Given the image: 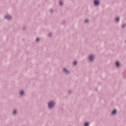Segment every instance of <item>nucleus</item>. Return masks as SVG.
<instances>
[{"label":"nucleus","mask_w":126,"mask_h":126,"mask_svg":"<svg viewBox=\"0 0 126 126\" xmlns=\"http://www.w3.org/2000/svg\"><path fill=\"white\" fill-rule=\"evenodd\" d=\"M10 18H11L10 16H7L5 17V19H7V20L10 19Z\"/></svg>","instance_id":"20e7f679"},{"label":"nucleus","mask_w":126,"mask_h":126,"mask_svg":"<svg viewBox=\"0 0 126 126\" xmlns=\"http://www.w3.org/2000/svg\"><path fill=\"white\" fill-rule=\"evenodd\" d=\"M49 37H51V33L49 34Z\"/></svg>","instance_id":"f3484780"},{"label":"nucleus","mask_w":126,"mask_h":126,"mask_svg":"<svg viewBox=\"0 0 126 126\" xmlns=\"http://www.w3.org/2000/svg\"><path fill=\"white\" fill-rule=\"evenodd\" d=\"M16 113V110H14L13 111V115H15V113Z\"/></svg>","instance_id":"9d476101"},{"label":"nucleus","mask_w":126,"mask_h":126,"mask_svg":"<svg viewBox=\"0 0 126 126\" xmlns=\"http://www.w3.org/2000/svg\"><path fill=\"white\" fill-rule=\"evenodd\" d=\"M60 5H63V1H60Z\"/></svg>","instance_id":"f8f14e48"},{"label":"nucleus","mask_w":126,"mask_h":126,"mask_svg":"<svg viewBox=\"0 0 126 126\" xmlns=\"http://www.w3.org/2000/svg\"><path fill=\"white\" fill-rule=\"evenodd\" d=\"M119 20H120V18H116V21L118 22Z\"/></svg>","instance_id":"9b49d317"},{"label":"nucleus","mask_w":126,"mask_h":126,"mask_svg":"<svg viewBox=\"0 0 126 126\" xmlns=\"http://www.w3.org/2000/svg\"><path fill=\"white\" fill-rule=\"evenodd\" d=\"M112 115H116L117 114V110H114L112 112Z\"/></svg>","instance_id":"39448f33"},{"label":"nucleus","mask_w":126,"mask_h":126,"mask_svg":"<svg viewBox=\"0 0 126 126\" xmlns=\"http://www.w3.org/2000/svg\"><path fill=\"white\" fill-rule=\"evenodd\" d=\"M20 95H23V91H21L20 92Z\"/></svg>","instance_id":"6e6552de"},{"label":"nucleus","mask_w":126,"mask_h":126,"mask_svg":"<svg viewBox=\"0 0 126 126\" xmlns=\"http://www.w3.org/2000/svg\"><path fill=\"white\" fill-rule=\"evenodd\" d=\"M38 41H39V38H37L36 39V41L38 42Z\"/></svg>","instance_id":"2eb2a0df"},{"label":"nucleus","mask_w":126,"mask_h":126,"mask_svg":"<svg viewBox=\"0 0 126 126\" xmlns=\"http://www.w3.org/2000/svg\"><path fill=\"white\" fill-rule=\"evenodd\" d=\"M63 70L65 71V72H66V73H68V71H67L65 68L63 69Z\"/></svg>","instance_id":"0eeeda50"},{"label":"nucleus","mask_w":126,"mask_h":126,"mask_svg":"<svg viewBox=\"0 0 126 126\" xmlns=\"http://www.w3.org/2000/svg\"><path fill=\"white\" fill-rule=\"evenodd\" d=\"M54 106H55V103H54V102H50L48 104L49 109H52Z\"/></svg>","instance_id":"f257e3e1"},{"label":"nucleus","mask_w":126,"mask_h":126,"mask_svg":"<svg viewBox=\"0 0 126 126\" xmlns=\"http://www.w3.org/2000/svg\"><path fill=\"white\" fill-rule=\"evenodd\" d=\"M94 59V56L93 55H91L90 57H89V60L90 61H93V60Z\"/></svg>","instance_id":"7ed1b4c3"},{"label":"nucleus","mask_w":126,"mask_h":126,"mask_svg":"<svg viewBox=\"0 0 126 126\" xmlns=\"http://www.w3.org/2000/svg\"><path fill=\"white\" fill-rule=\"evenodd\" d=\"M76 63H77V62L75 61V62L74 63V65H75V64H76Z\"/></svg>","instance_id":"4468645a"},{"label":"nucleus","mask_w":126,"mask_h":126,"mask_svg":"<svg viewBox=\"0 0 126 126\" xmlns=\"http://www.w3.org/2000/svg\"><path fill=\"white\" fill-rule=\"evenodd\" d=\"M116 65H117V66H120V62H116Z\"/></svg>","instance_id":"423d86ee"},{"label":"nucleus","mask_w":126,"mask_h":126,"mask_svg":"<svg viewBox=\"0 0 126 126\" xmlns=\"http://www.w3.org/2000/svg\"><path fill=\"white\" fill-rule=\"evenodd\" d=\"M85 126H89V123H86L85 124Z\"/></svg>","instance_id":"1a4fd4ad"},{"label":"nucleus","mask_w":126,"mask_h":126,"mask_svg":"<svg viewBox=\"0 0 126 126\" xmlns=\"http://www.w3.org/2000/svg\"><path fill=\"white\" fill-rule=\"evenodd\" d=\"M94 3L95 5H99V0H94Z\"/></svg>","instance_id":"f03ea898"},{"label":"nucleus","mask_w":126,"mask_h":126,"mask_svg":"<svg viewBox=\"0 0 126 126\" xmlns=\"http://www.w3.org/2000/svg\"><path fill=\"white\" fill-rule=\"evenodd\" d=\"M88 21H89L88 20H86L85 21V23H87V22H88Z\"/></svg>","instance_id":"ddd939ff"},{"label":"nucleus","mask_w":126,"mask_h":126,"mask_svg":"<svg viewBox=\"0 0 126 126\" xmlns=\"http://www.w3.org/2000/svg\"><path fill=\"white\" fill-rule=\"evenodd\" d=\"M125 26H126V25H123L122 26L123 28H125Z\"/></svg>","instance_id":"dca6fc26"}]
</instances>
